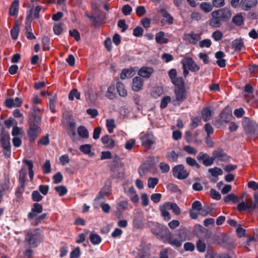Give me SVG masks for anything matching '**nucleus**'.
I'll use <instances>...</instances> for the list:
<instances>
[{
    "label": "nucleus",
    "instance_id": "nucleus-11",
    "mask_svg": "<svg viewBox=\"0 0 258 258\" xmlns=\"http://www.w3.org/2000/svg\"><path fill=\"white\" fill-rule=\"evenodd\" d=\"M10 137L9 135L6 133H2L0 135V142L3 148L10 153L11 146L10 142Z\"/></svg>",
    "mask_w": 258,
    "mask_h": 258
},
{
    "label": "nucleus",
    "instance_id": "nucleus-17",
    "mask_svg": "<svg viewBox=\"0 0 258 258\" xmlns=\"http://www.w3.org/2000/svg\"><path fill=\"white\" fill-rule=\"evenodd\" d=\"M153 72L154 70L152 68L143 67L139 70L138 75L142 77L148 78Z\"/></svg>",
    "mask_w": 258,
    "mask_h": 258
},
{
    "label": "nucleus",
    "instance_id": "nucleus-7",
    "mask_svg": "<svg viewBox=\"0 0 258 258\" xmlns=\"http://www.w3.org/2000/svg\"><path fill=\"white\" fill-rule=\"evenodd\" d=\"M181 63L183 67L186 66L188 70L193 72H198L200 69V66L190 57H186L183 58Z\"/></svg>",
    "mask_w": 258,
    "mask_h": 258
},
{
    "label": "nucleus",
    "instance_id": "nucleus-46",
    "mask_svg": "<svg viewBox=\"0 0 258 258\" xmlns=\"http://www.w3.org/2000/svg\"><path fill=\"white\" fill-rule=\"evenodd\" d=\"M199 46L201 48L203 47H207L209 48L211 46L212 44V42L209 39H204L199 43Z\"/></svg>",
    "mask_w": 258,
    "mask_h": 258
},
{
    "label": "nucleus",
    "instance_id": "nucleus-5",
    "mask_svg": "<svg viewBox=\"0 0 258 258\" xmlns=\"http://www.w3.org/2000/svg\"><path fill=\"white\" fill-rule=\"evenodd\" d=\"M175 105H179L186 98L187 91L184 86L177 87L174 90Z\"/></svg>",
    "mask_w": 258,
    "mask_h": 258
},
{
    "label": "nucleus",
    "instance_id": "nucleus-19",
    "mask_svg": "<svg viewBox=\"0 0 258 258\" xmlns=\"http://www.w3.org/2000/svg\"><path fill=\"white\" fill-rule=\"evenodd\" d=\"M101 141L107 148L112 149L115 146L114 141L108 135L102 137Z\"/></svg>",
    "mask_w": 258,
    "mask_h": 258
},
{
    "label": "nucleus",
    "instance_id": "nucleus-10",
    "mask_svg": "<svg viewBox=\"0 0 258 258\" xmlns=\"http://www.w3.org/2000/svg\"><path fill=\"white\" fill-rule=\"evenodd\" d=\"M202 210L201 203L199 201H195L191 206V209L189 211L190 216L191 218L195 219L197 218L199 213L198 212Z\"/></svg>",
    "mask_w": 258,
    "mask_h": 258
},
{
    "label": "nucleus",
    "instance_id": "nucleus-30",
    "mask_svg": "<svg viewBox=\"0 0 258 258\" xmlns=\"http://www.w3.org/2000/svg\"><path fill=\"white\" fill-rule=\"evenodd\" d=\"M200 8L205 13H208L213 10V6L209 3L203 2L200 4Z\"/></svg>",
    "mask_w": 258,
    "mask_h": 258
},
{
    "label": "nucleus",
    "instance_id": "nucleus-44",
    "mask_svg": "<svg viewBox=\"0 0 258 258\" xmlns=\"http://www.w3.org/2000/svg\"><path fill=\"white\" fill-rule=\"evenodd\" d=\"M209 172L213 176H217L218 175H221L223 174V171L221 169L215 167L213 168L209 169Z\"/></svg>",
    "mask_w": 258,
    "mask_h": 258
},
{
    "label": "nucleus",
    "instance_id": "nucleus-32",
    "mask_svg": "<svg viewBox=\"0 0 258 258\" xmlns=\"http://www.w3.org/2000/svg\"><path fill=\"white\" fill-rule=\"evenodd\" d=\"M166 206L167 208L171 209L176 215H179L180 214V210L178 206L175 203H166Z\"/></svg>",
    "mask_w": 258,
    "mask_h": 258
},
{
    "label": "nucleus",
    "instance_id": "nucleus-34",
    "mask_svg": "<svg viewBox=\"0 0 258 258\" xmlns=\"http://www.w3.org/2000/svg\"><path fill=\"white\" fill-rule=\"evenodd\" d=\"M166 157L169 161L176 162L179 157V155L175 151H172L167 153Z\"/></svg>",
    "mask_w": 258,
    "mask_h": 258
},
{
    "label": "nucleus",
    "instance_id": "nucleus-33",
    "mask_svg": "<svg viewBox=\"0 0 258 258\" xmlns=\"http://www.w3.org/2000/svg\"><path fill=\"white\" fill-rule=\"evenodd\" d=\"M90 240L92 244L96 245L101 242V238L99 235L92 233L90 235Z\"/></svg>",
    "mask_w": 258,
    "mask_h": 258
},
{
    "label": "nucleus",
    "instance_id": "nucleus-12",
    "mask_svg": "<svg viewBox=\"0 0 258 258\" xmlns=\"http://www.w3.org/2000/svg\"><path fill=\"white\" fill-rule=\"evenodd\" d=\"M142 144L144 146H150L155 142L154 136L151 133H146L140 137Z\"/></svg>",
    "mask_w": 258,
    "mask_h": 258
},
{
    "label": "nucleus",
    "instance_id": "nucleus-23",
    "mask_svg": "<svg viewBox=\"0 0 258 258\" xmlns=\"http://www.w3.org/2000/svg\"><path fill=\"white\" fill-rule=\"evenodd\" d=\"M168 210H169V209L167 208V207L166 206V203L160 208L162 216L165 220H169L171 218L170 213L167 211Z\"/></svg>",
    "mask_w": 258,
    "mask_h": 258
},
{
    "label": "nucleus",
    "instance_id": "nucleus-58",
    "mask_svg": "<svg viewBox=\"0 0 258 258\" xmlns=\"http://www.w3.org/2000/svg\"><path fill=\"white\" fill-rule=\"evenodd\" d=\"M212 37L215 41H219L223 37V34L219 30H216L212 34Z\"/></svg>",
    "mask_w": 258,
    "mask_h": 258
},
{
    "label": "nucleus",
    "instance_id": "nucleus-53",
    "mask_svg": "<svg viewBox=\"0 0 258 258\" xmlns=\"http://www.w3.org/2000/svg\"><path fill=\"white\" fill-rule=\"evenodd\" d=\"M32 198L34 201L39 202L42 200L43 197L38 191L35 190L32 192Z\"/></svg>",
    "mask_w": 258,
    "mask_h": 258
},
{
    "label": "nucleus",
    "instance_id": "nucleus-18",
    "mask_svg": "<svg viewBox=\"0 0 258 258\" xmlns=\"http://www.w3.org/2000/svg\"><path fill=\"white\" fill-rule=\"evenodd\" d=\"M155 40L157 43L162 44H166L169 40L166 37L165 33L163 31H160L156 34Z\"/></svg>",
    "mask_w": 258,
    "mask_h": 258
},
{
    "label": "nucleus",
    "instance_id": "nucleus-64",
    "mask_svg": "<svg viewBox=\"0 0 258 258\" xmlns=\"http://www.w3.org/2000/svg\"><path fill=\"white\" fill-rule=\"evenodd\" d=\"M161 197L162 196L160 194H153L151 196V199L154 203H158L160 201Z\"/></svg>",
    "mask_w": 258,
    "mask_h": 258
},
{
    "label": "nucleus",
    "instance_id": "nucleus-50",
    "mask_svg": "<svg viewBox=\"0 0 258 258\" xmlns=\"http://www.w3.org/2000/svg\"><path fill=\"white\" fill-rule=\"evenodd\" d=\"M42 169L44 173H49L51 172V165L49 160H47L45 161L42 166Z\"/></svg>",
    "mask_w": 258,
    "mask_h": 258
},
{
    "label": "nucleus",
    "instance_id": "nucleus-13",
    "mask_svg": "<svg viewBox=\"0 0 258 258\" xmlns=\"http://www.w3.org/2000/svg\"><path fill=\"white\" fill-rule=\"evenodd\" d=\"M185 240V237H183L182 233H180L178 235V238H175L173 237H170L168 239V241L171 245L179 247L181 246L182 242Z\"/></svg>",
    "mask_w": 258,
    "mask_h": 258
},
{
    "label": "nucleus",
    "instance_id": "nucleus-3",
    "mask_svg": "<svg viewBox=\"0 0 258 258\" xmlns=\"http://www.w3.org/2000/svg\"><path fill=\"white\" fill-rule=\"evenodd\" d=\"M25 233V244L33 247H37L42 237V233L37 229L27 230Z\"/></svg>",
    "mask_w": 258,
    "mask_h": 258
},
{
    "label": "nucleus",
    "instance_id": "nucleus-26",
    "mask_svg": "<svg viewBox=\"0 0 258 258\" xmlns=\"http://www.w3.org/2000/svg\"><path fill=\"white\" fill-rule=\"evenodd\" d=\"M115 87L114 85L110 86L106 92L105 96L109 99H113L115 97Z\"/></svg>",
    "mask_w": 258,
    "mask_h": 258
},
{
    "label": "nucleus",
    "instance_id": "nucleus-27",
    "mask_svg": "<svg viewBox=\"0 0 258 258\" xmlns=\"http://www.w3.org/2000/svg\"><path fill=\"white\" fill-rule=\"evenodd\" d=\"M23 163H25L28 167L29 169V175L31 180H32L34 177V172L33 170V164L30 160H23Z\"/></svg>",
    "mask_w": 258,
    "mask_h": 258
},
{
    "label": "nucleus",
    "instance_id": "nucleus-36",
    "mask_svg": "<svg viewBox=\"0 0 258 258\" xmlns=\"http://www.w3.org/2000/svg\"><path fill=\"white\" fill-rule=\"evenodd\" d=\"M197 250L200 252H204L206 250V243L201 240H199L196 243Z\"/></svg>",
    "mask_w": 258,
    "mask_h": 258
},
{
    "label": "nucleus",
    "instance_id": "nucleus-2",
    "mask_svg": "<svg viewBox=\"0 0 258 258\" xmlns=\"http://www.w3.org/2000/svg\"><path fill=\"white\" fill-rule=\"evenodd\" d=\"M37 112H39V109L36 106H33L31 111V116L30 118V126L28 132V135L31 141H34L41 133L39 127L40 116Z\"/></svg>",
    "mask_w": 258,
    "mask_h": 258
},
{
    "label": "nucleus",
    "instance_id": "nucleus-55",
    "mask_svg": "<svg viewBox=\"0 0 258 258\" xmlns=\"http://www.w3.org/2000/svg\"><path fill=\"white\" fill-rule=\"evenodd\" d=\"M68 126L70 128L72 132V138L74 139L76 136V134L75 133V123L74 121H69L68 122Z\"/></svg>",
    "mask_w": 258,
    "mask_h": 258
},
{
    "label": "nucleus",
    "instance_id": "nucleus-39",
    "mask_svg": "<svg viewBox=\"0 0 258 258\" xmlns=\"http://www.w3.org/2000/svg\"><path fill=\"white\" fill-rule=\"evenodd\" d=\"M80 151L85 154L90 155L91 152V146L89 144H85L80 147Z\"/></svg>",
    "mask_w": 258,
    "mask_h": 258
},
{
    "label": "nucleus",
    "instance_id": "nucleus-62",
    "mask_svg": "<svg viewBox=\"0 0 258 258\" xmlns=\"http://www.w3.org/2000/svg\"><path fill=\"white\" fill-rule=\"evenodd\" d=\"M49 143L48 135L42 137L38 141V144L41 145H47Z\"/></svg>",
    "mask_w": 258,
    "mask_h": 258
},
{
    "label": "nucleus",
    "instance_id": "nucleus-45",
    "mask_svg": "<svg viewBox=\"0 0 258 258\" xmlns=\"http://www.w3.org/2000/svg\"><path fill=\"white\" fill-rule=\"evenodd\" d=\"M173 84L178 87H182L184 86V81L182 77H176L171 80Z\"/></svg>",
    "mask_w": 258,
    "mask_h": 258
},
{
    "label": "nucleus",
    "instance_id": "nucleus-25",
    "mask_svg": "<svg viewBox=\"0 0 258 258\" xmlns=\"http://www.w3.org/2000/svg\"><path fill=\"white\" fill-rule=\"evenodd\" d=\"M78 133L81 138L84 139H87L89 136L88 130L84 126L81 125L78 128Z\"/></svg>",
    "mask_w": 258,
    "mask_h": 258
},
{
    "label": "nucleus",
    "instance_id": "nucleus-22",
    "mask_svg": "<svg viewBox=\"0 0 258 258\" xmlns=\"http://www.w3.org/2000/svg\"><path fill=\"white\" fill-rule=\"evenodd\" d=\"M19 1H14L10 9V15L13 16L17 17L18 14Z\"/></svg>",
    "mask_w": 258,
    "mask_h": 258
},
{
    "label": "nucleus",
    "instance_id": "nucleus-57",
    "mask_svg": "<svg viewBox=\"0 0 258 258\" xmlns=\"http://www.w3.org/2000/svg\"><path fill=\"white\" fill-rule=\"evenodd\" d=\"M54 181L53 182L55 184H58L60 183L63 178V176L60 172H58L57 173H56L53 177Z\"/></svg>",
    "mask_w": 258,
    "mask_h": 258
},
{
    "label": "nucleus",
    "instance_id": "nucleus-6",
    "mask_svg": "<svg viewBox=\"0 0 258 258\" xmlns=\"http://www.w3.org/2000/svg\"><path fill=\"white\" fill-rule=\"evenodd\" d=\"M172 173L173 176L178 179H184L189 175L188 172L181 164L176 165L173 167Z\"/></svg>",
    "mask_w": 258,
    "mask_h": 258
},
{
    "label": "nucleus",
    "instance_id": "nucleus-61",
    "mask_svg": "<svg viewBox=\"0 0 258 258\" xmlns=\"http://www.w3.org/2000/svg\"><path fill=\"white\" fill-rule=\"evenodd\" d=\"M141 198L142 205L143 206H148L149 202L148 195L145 193H143L141 195Z\"/></svg>",
    "mask_w": 258,
    "mask_h": 258
},
{
    "label": "nucleus",
    "instance_id": "nucleus-4",
    "mask_svg": "<svg viewBox=\"0 0 258 258\" xmlns=\"http://www.w3.org/2000/svg\"><path fill=\"white\" fill-rule=\"evenodd\" d=\"M224 153L221 150L215 151L213 153V157L210 158L207 154L201 153L198 156V160H201L203 161V163L206 166L211 165L215 160V159H218L219 160L222 159V157Z\"/></svg>",
    "mask_w": 258,
    "mask_h": 258
},
{
    "label": "nucleus",
    "instance_id": "nucleus-41",
    "mask_svg": "<svg viewBox=\"0 0 258 258\" xmlns=\"http://www.w3.org/2000/svg\"><path fill=\"white\" fill-rule=\"evenodd\" d=\"M55 190L58 193L59 196H63L66 195L68 191L67 188L63 185H59L55 187Z\"/></svg>",
    "mask_w": 258,
    "mask_h": 258
},
{
    "label": "nucleus",
    "instance_id": "nucleus-51",
    "mask_svg": "<svg viewBox=\"0 0 258 258\" xmlns=\"http://www.w3.org/2000/svg\"><path fill=\"white\" fill-rule=\"evenodd\" d=\"M26 36L28 39H35L36 37L32 32V29L30 26L26 28L25 32Z\"/></svg>",
    "mask_w": 258,
    "mask_h": 258
},
{
    "label": "nucleus",
    "instance_id": "nucleus-28",
    "mask_svg": "<svg viewBox=\"0 0 258 258\" xmlns=\"http://www.w3.org/2000/svg\"><path fill=\"white\" fill-rule=\"evenodd\" d=\"M212 116V112L208 107L205 108L202 112V117L204 121L209 120Z\"/></svg>",
    "mask_w": 258,
    "mask_h": 258
},
{
    "label": "nucleus",
    "instance_id": "nucleus-43",
    "mask_svg": "<svg viewBox=\"0 0 258 258\" xmlns=\"http://www.w3.org/2000/svg\"><path fill=\"white\" fill-rule=\"evenodd\" d=\"M159 179L156 177H150L148 180V186L149 188H154L158 184Z\"/></svg>",
    "mask_w": 258,
    "mask_h": 258
},
{
    "label": "nucleus",
    "instance_id": "nucleus-29",
    "mask_svg": "<svg viewBox=\"0 0 258 258\" xmlns=\"http://www.w3.org/2000/svg\"><path fill=\"white\" fill-rule=\"evenodd\" d=\"M106 125L108 131L110 134L113 132V130L116 127L115 121L113 119H107L106 121Z\"/></svg>",
    "mask_w": 258,
    "mask_h": 258
},
{
    "label": "nucleus",
    "instance_id": "nucleus-54",
    "mask_svg": "<svg viewBox=\"0 0 258 258\" xmlns=\"http://www.w3.org/2000/svg\"><path fill=\"white\" fill-rule=\"evenodd\" d=\"M171 101V98L169 96H165L163 97L160 103V107L162 108H165L168 103H169Z\"/></svg>",
    "mask_w": 258,
    "mask_h": 258
},
{
    "label": "nucleus",
    "instance_id": "nucleus-16",
    "mask_svg": "<svg viewBox=\"0 0 258 258\" xmlns=\"http://www.w3.org/2000/svg\"><path fill=\"white\" fill-rule=\"evenodd\" d=\"M143 86V80L139 77H136L133 80L132 89L134 91H139Z\"/></svg>",
    "mask_w": 258,
    "mask_h": 258
},
{
    "label": "nucleus",
    "instance_id": "nucleus-63",
    "mask_svg": "<svg viewBox=\"0 0 258 258\" xmlns=\"http://www.w3.org/2000/svg\"><path fill=\"white\" fill-rule=\"evenodd\" d=\"M70 35L73 37L76 41H79L80 39V35L79 32L76 29L70 30Z\"/></svg>",
    "mask_w": 258,
    "mask_h": 258
},
{
    "label": "nucleus",
    "instance_id": "nucleus-47",
    "mask_svg": "<svg viewBox=\"0 0 258 258\" xmlns=\"http://www.w3.org/2000/svg\"><path fill=\"white\" fill-rule=\"evenodd\" d=\"M23 133L21 128L18 127L17 126H15L12 130V135L14 137H20Z\"/></svg>",
    "mask_w": 258,
    "mask_h": 258
},
{
    "label": "nucleus",
    "instance_id": "nucleus-9",
    "mask_svg": "<svg viewBox=\"0 0 258 258\" xmlns=\"http://www.w3.org/2000/svg\"><path fill=\"white\" fill-rule=\"evenodd\" d=\"M159 12L163 18L161 20V23L162 26H165L166 24L171 25L173 23L174 19L167 10L161 9Z\"/></svg>",
    "mask_w": 258,
    "mask_h": 258
},
{
    "label": "nucleus",
    "instance_id": "nucleus-1",
    "mask_svg": "<svg viewBox=\"0 0 258 258\" xmlns=\"http://www.w3.org/2000/svg\"><path fill=\"white\" fill-rule=\"evenodd\" d=\"M211 18L209 21L210 26L214 28L220 27L222 22L228 21L232 16L231 11L227 8L220 9L211 13Z\"/></svg>",
    "mask_w": 258,
    "mask_h": 258
},
{
    "label": "nucleus",
    "instance_id": "nucleus-15",
    "mask_svg": "<svg viewBox=\"0 0 258 258\" xmlns=\"http://www.w3.org/2000/svg\"><path fill=\"white\" fill-rule=\"evenodd\" d=\"M42 206L40 204L38 203L34 204L31 212L28 214V218L32 219L35 217L37 214H40L42 212Z\"/></svg>",
    "mask_w": 258,
    "mask_h": 258
},
{
    "label": "nucleus",
    "instance_id": "nucleus-56",
    "mask_svg": "<svg viewBox=\"0 0 258 258\" xmlns=\"http://www.w3.org/2000/svg\"><path fill=\"white\" fill-rule=\"evenodd\" d=\"M81 254L80 249L79 247H76L70 253V258H78Z\"/></svg>",
    "mask_w": 258,
    "mask_h": 258
},
{
    "label": "nucleus",
    "instance_id": "nucleus-31",
    "mask_svg": "<svg viewBox=\"0 0 258 258\" xmlns=\"http://www.w3.org/2000/svg\"><path fill=\"white\" fill-rule=\"evenodd\" d=\"M232 46L236 51H240L243 46V42L240 39L234 40L232 43Z\"/></svg>",
    "mask_w": 258,
    "mask_h": 258
},
{
    "label": "nucleus",
    "instance_id": "nucleus-59",
    "mask_svg": "<svg viewBox=\"0 0 258 258\" xmlns=\"http://www.w3.org/2000/svg\"><path fill=\"white\" fill-rule=\"evenodd\" d=\"M146 12V10L144 6H140L136 8V13L139 17H142Z\"/></svg>",
    "mask_w": 258,
    "mask_h": 258
},
{
    "label": "nucleus",
    "instance_id": "nucleus-60",
    "mask_svg": "<svg viewBox=\"0 0 258 258\" xmlns=\"http://www.w3.org/2000/svg\"><path fill=\"white\" fill-rule=\"evenodd\" d=\"M183 150L189 154H196L197 152L196 150L194 147L188 145L184 146Z\"/></svg>",
    "mask_w": 258,
    "mask_h": 258
},
{
    "label": "nucleus",
    "instance_id": "nucleus-37",
    "mask_svg": "<svg viewBox=\"0 0 258 258\" xmlns=\"http://www.w3.org/2000/svg\"><path fill=\"white\" fill-rule=\"evenodd\" d=\"M20 29L17 24H16L11 30V35L13 39H16L19 35Z\"/></svg>",
    "mask_w": 258,
    "mask_h": 258
},
{
    "label": "nucleus",
    "instance_id": "nucleus-24",
    "mask_svg": "<svg viewBox=\"0 0 258 258\" xmlns=\"http://www.w3.org/2000/svg\"><path fill=\"white\" fill-rule=\"evenodd\" d=\"M116 87L118 93L120 96L125 97L127 95V91L122 83L118 82L116 84Z\"/></svg>",
    "mask_w": 258,
    "mask_h": 258
},
{
    "label": "nucleus",
    "instance_id": "nucleus-35",
    "mask_svg": "<svg viewBox=\"0 0 258 258\" xmlns=\"http://www.w3.org/2000/svg\"><path fill=\"white\" fill-rule=\"evenodd\" d=\"M231 201L234 203H237L238 202V199L237 197L234 194H230L226 196L224 198V202L225 203H229Z\"/></svg>",
    "mask_w": 258,
    "mask_h": 258
},
{
    "label": "nucleus",
    "instance_id": "nucleus-38",
    "mask_svg": "<svg viewBox=\"0 0 258 258\" xmlns=\"http://www.w3.org/2000/svg\"><path fill=\"white\" fill-rule=\"evenodd\" d=\"M75 98L77 99H79L80 98V93L77 89L72 90L69 95V98L70 100H73Z\"/></svg>",
    "mask_w": 258,
    "mask_h": 258
},
{
    "label": "nucleus",
    "instance_id": "nucleus-48",
    "mask_svg": "<svg viewBox=\"0 0 258 258\" xmlns=\"http://www.w3.org/2000/svg\"><path fill=\"white\" fill-rule=\"evenodd\" d=\"M159 168L161 170L162 173H167L170 170L169 165L165 162H161L159 164Z\"/></svg>",
    "mask_w": 258,
    "mask_h": 258
},
{
    "label": "nucleus",
    "instance_id": "nucleus-14",
    "mask_svg": "<svg viewBox=\"0 0 258 258\" xmlns=\"http://www.w3.org/2000/svg\"><path fill=\"white\" fill-rule=\"evenodd\" d=\"M22 103V100L18 97H16L15 99L8 98L6 100L5 105L8 108L17 107L20 106Z\"/></svg>",
    "mask_w": 258,
    "mask_h": 258
},
{
    "label": "nucleus",
    "instance_id": "nucleus-52",
    "mask_svg": "<svg viewBox=\"0 0 258 258\" xmlns=\"http://www.w3.org/2000/svg\"><path fill=\"white\" fill-rule=\"evenodd\" d=\"M210 195L212 198L216 200H219L221 198L220 193L214 189H211L210 191Z\"/></svg>",
    "mask_w": 258,
    "mask_h": 258
},
{
    "label": "nucleus",
    "instance_id": "nucleus-20",
    "mask_svg": "<svg viewBox=\"0 0 258 258\" xmlns=\"http://www.w3.org/2000/svg\"><path fill=\"white\" fill-rule=\"evenodd\" d=\"M225 56V53L222 51H219L216 53L215 56L217 59V63L218 65L221 68L225 67V60L223 58Z\"/></svg>",
    "mask_w": 258,
    "mask_h": 258
},
{
    "label": "nucleus",
    "instance_id": "nucleus-21",
    "mask_svg": "<svg viewBox=\"0 0 258 258\" xmlns=\"http://www.w3.org/2000/svg\"><path fill=\"white\" fill-rule=\"evenodd\" d=\"M257 4V0H244L241 5V8L242 10L247 11L255 7Z\"/></svg>",
    "mask_w": 258,
    "mask_h": 258
},
{
    "label": "nucleus",
    "instance_id": "nucleus-8",
    "mask_svg": "<svg viewBox=\"0 0 258 258\" xmlns=\"http://www.w3.org/2000/svg\"><path fill=\"white\" fill-rule=\"evenodd\" d=\"M201 33H196L191 31L188 33H185L183 35V39L192 44H196L201 39Z\"/></svg>",
    "mask_w": 258,
    "mask_h": 258
},
{
    "label": "nucleus",
    "instance_id": "nucleus-40",
    "mask_svg": "<svg viewBox=\"0 0 258 258\" xmlns=\"http://www.w3.org/2000/svg\"><path fill=\"white\" fill-rule=\"evenodd\" d=\"M233 22L237 26H240L243 23V17L241 14H237L232 19Z\"/></svg>",
    "mask_w": 258,
    "mask_h": 258
},
{
    "label": "nucleus",
    "instance_id": "nucleus-42",
    "mask_svg": "<svg viewBox=\"0 0 258 258\" xmlns=\"http://www.w3.org/2000/svg\"><path fill=\"white\" fill-rule=\"evenodd\" d=\"M43 44V49L44 50H48L49 49L50 39L47 36H44L42 39Z\"/></svg>",
    "mask_w": 258,
    "mask_h": 258
},
{
    "label": "nucleus",
    "instance_id": "nucleus-49",
    "mask_svg": "<svg viewBox=\"0 0 258 258\" xmlns=\"http://www.w3.org/2000/svg\"><path fill=\"white\" fill-rule=\"evenodd\" d=\"M186 162L188 165L191 166H196L197 168H199L200 166L197 163L196 160L191 157H187L186 159Z\"/></svg>",
    "mask_w": 258,
    "mask_h": 258
}]
</instances>
